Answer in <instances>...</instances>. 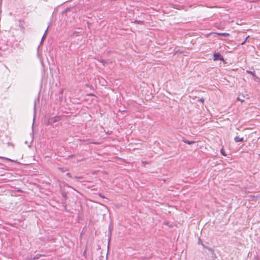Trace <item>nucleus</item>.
<instances>
[{
  "instance_id": "obj_1",
  "label": "nucleus",
  "mask_w": 260,
  "mask_h": 260,
  "mask_svg": "<svg viewBox=\"0 0 260 260\" xmlns=\"http://www.w3.org/2000/svg\"><path fill=\"white\" fill-rule=\"evenodd\" d=\"M212 56L213 58V60L214 61H218L220 60L221 61H222L223 63H225V61L224 60V59L223 57V56L221 54L220 52H215L212 54Z\"/></svg>"
},
{
  "instance_id": "obj_2",
  "label": "nucleus",
  "mask_w": 260,
  "mask_h": 260,
  "mask_svg": "<svg viewBox=\"0 0 260 260\" xmlns=\"http://www.w3.org/2000/svg\"><path fill=\"white\" fill-rule=\"evenodd\" d=\"M61 119V116H55L53 117L50 118L48 120V124L53 125V124L60 121Z\"/></svg>"
},
{
  "instance_id": "obj_3",
  "label": "nucleus",
  "mask_w": 260,
  "mask_h": 260,
  "mask_svg": "<svg viewBox=\"0 0 260 260\" xmlns=\"http://www.w3.org/2000/svg\"><path fill=\"white\" fill-rule=\"evenodd\" d=\"M212 34H215L218 36H222L224 37H227L230 36V34L226 32H219L216 31H212Z\"/></svg>"
},
{
  "instance_id": "obj_4",
  "label": "nucleus",
  "mask_w": 260,
  "mask_h": 260,
  "mask_svg": "<svg viewBox=\"0 0 260 260\" xmlns=\"http://www.w3.org/2000/svg\"><path fill=\"white\" fill-rule=\"evenodd\" d=\"M234 140L236 142H244V138H240L238 136H236L234 138Z\"/></svg>"
},
{
  "instance_id": "obj_5",
  "label": "nucleus",
  "mask_w": 260,
  "mask_h": 260,
  "mask_svg": "<svg viewBox=\"0 0 260 260\" xmlns=\"http://www.w3.org/2000/svg\"><path fill=\"white\" fill-rule=\"evenodd\" d=\"M182 141L185 143L189 144V145H191V144H193L195 143L194 141H188L184 138H182Z\"/></svg>"
},
{
  "instance_id": "obj_6",
  "label": "nucleus",
  "mask_w": 260,
  "mask_h": 260,
  "mask_svg": "<svg viewBox=\"0 0 260 260\" xmlns=\"http://www.w3.org/2000/svg\"><path fill=\"white\" fill-rule=\"evenodd\" d=\"M220 153L223 156H226L227 154L225 153V152L224 151V149L223 148V147L222 146L221 148L220 149Z\"/></svg>"
},
{
  "instance_id": "obj_7",
  "label": "nucleus",
  "mask_w": 260,
  "mask_h": 260,
  "mask_svg": "<svg viewBox=\"0 0 260 260\" xmlns=\"http://www.w3.org/2000/svg\"><path fill=\"white\" fill-rule=\"evenodd\" d=\"M203 246L205 248H207V249H208L209 250H211V248L209 247V246L208 245H205V244H203Z\"/></svg>"
},
{
  "instance_id": "obj_8",
  "label": "nucleus",
  "mask_w": 260,
  "mask_h": 260,
  "mask_svg": "<svg viewBox=\"0 0 260 260\" xmlns=\"http://www.w3.org/2000/svg\"><path fill=\"white\" fill-rule=\"evenodd\" d=\"M134 22L136 23H137V24H141L143 23V21H140V20H135L134 21Z\"/></svg>"
},
{
  "instance_id": "obj_9",
  "label": "nucleus",
  "mask_w": 260,
  "mask_h": 260,
  "mask_svg": "<svg viewBox=\"0 0 260 260\" xmlns=\"http://www.w3.org/2000/svg\"><path fill=\"white\" fill-rule=\"evenodd\" d=\"M247 73L251 74L253 76H255V73L254 71H247Z\"/></svg>"
},
{
  "instance_id": "obj_10",
  "label": "nucleus",
  "mask_w": 260,
  "mask_h": 260,
  "mask_svg": "<svg viewBox=\"0 0 260 260\" xmlns=\"http://www.w3.org/2000/svg\"><path fill=\"white\" fill-rule=\"evenodd\" d=\"M249 38V36H248L245 39V40L241 43V45H244L246 41H247L248 39Z\"/></svg>"
},
{
  "instance_id": "obj_11",
  "label": "nucleus",
  "mask_w": 260,
  "mask_h": 260,
  "mask_svg": "<svg viewBox=\"0 0 260 260\" xmlns=\"http://www.w3.org/2000/svg\"><path fill=\"white\" fill-rule=\"evenodd\" d=\"M46 36H43L42 38V39H41V44H42L43 42L44 41V40L46 39Z\"/></svg>"
},
{
  "instance_id": "obj_12",
  "label": "nucleus",
  "mask_w": 260,
  "mask_h": 260,
  "mask_svg": "<svg viewBox=\"0 0 260 260\" xmlns=\"http://www.w3.org/2000/svg\"><path fill=\"white\" fill-rule=\"evenodd\" d=\"M86 251H87V249L86 248L84 250V252H83V255L84 256L85 258H86Z\"/></svg>"
},
{
  "instance_id": "obj_13",
  "label": "nucleus",
  "mask_w": 260,
  "mask_h": 260,
  "mask_svg": "<svg viewBox=\"0 0 260 260\" xmlns=\"http://www.w3.org/2000/svg\"><path fill=\"white\" fill-rule=\"evenodd\" d=\"M198 243H199V244H202V245H203V244L202 243V241L201 239L200 238H199Z\"/></svg>"
},
{
  "instance_id": "obj_14",
  "label": "nucleus",
  "mask_w": 260,
  "mask_h": 260,
  "mask_svg": "<svg viewBox=\"0 0 260 260\" xmlns=\"http://www.w3.org/2000/svg\"><path fill=\"white\" fill-rule=\"evenodd\" d=\"M2 0H0V14L2 13Z\"/></svg>"
},
{
  "instance_id": "obj_15",
  "label": "nucleus",
  "mask_w": 260,
  "mask_h": 260,
  "mask_svg": "<svg viewBox=\"0 0 260 260\" xmlns=\"http://www.w3.org/2000/svg\"><path fill=\"white\" fill-rule=\"evenodd\" d=\"M59 169L62 172H64L66 171V170L63 168H59Z\"/></svg>"
},
{
  "instance_id": "obj_16",
  "label": "nucleus",
  "mask_w": 260,
  "mask_h": 260,
  "mask_svg": "<svg viewBox=\"0 0 260 260\" xmlns=\"http://www.w3.org/2000/svg\"><path fill=\"white\" fill-rule=\"evenodd\" d=\"M8 146H12V147L14 146V144H13L12 143H11L10 142L8 143Z\"/></svg>"
},
{
  "instance_id": "obj_17",
  "label": "nucleus",
  "mask_w": 260,
  "mask_h": 260,
  "mask_svg": "<svg viewBox=\"0 0 260 260\" xmlns=\"http://www.w3.org/2000/svg\"><path fill=\"white\" fill-rule=\"evenodd\" d=\"M40 255L37 254L34 258L35 259H38V258H39L40 257Z\"/></svg>"
},
{
  "instance_id": "obj_18",
  "label": "nucleus",
  "mask_w": 260,
  "mask_h": 260,
  "mask_svg": "<svg viewBox=\"0 0 260 260\" xmlns=\"http://www.w3.org/2000/svg\"><path fill=\"white\" fill-rule=\"evenodd\" d=\"M48 28L45 30L43 36H45L46 37L47 34Z\"/></svg>"
},
{
  "instance_id": "obj_19",
  "label": "nucleus",
  "mask_w": 260,
  "mask_h": 260,
  "mask_svg": "<svg viewBox=\"0 0 260 260\" xmlns=\"http://www.w3.org/2000/svg\"><path fill=\"white\" fill-rule=\"evenodd\" d=\"M217 39V38L216 36H214L212 37V40H213V41H215Z\"/></svg>"
},
{
  "instance_id": "obj_20",
  "label": "nucleus",
  "mask_w": 260,
  "mask_h": 260,
  "mask_svg": "<svg viewBox=\"0 0 260 260\" xmlns=\"http://www.w3.org/2000/svg\"><path fill=\"white\" fill-rule=\"evenodd\" d=\"M67 176H68V177H69L70 178H71V177H72L71 174L70 173H67Z\"/></svg>"
},
{
  "instance_id": "obj_21",
  "label": "nucleus",
  "mask_w": 260,
  "mask_h": 260,
  "mask_svg": "<svg viewBox=\"0 0 260 260\" xmlns=\"http://www.w3.org/2000/svg\"><path fill=\"white\" fill-rule=\"evenodd\" d=\"M101 62L103 64H105L106 61L104 60H102Z\"/></svg>"
},
{
  "instance_id": "obj_22",
  "label": "nucleus",
  "mask_w": 260,
  "mask_h": 260,
  "mask_svg": "<svg viewBox=\"0 0 260 260\" xmlns=\"http://www.w3.org/2000/svg\"><path fill=\"white\" fill-rule=\"evenodd\" d=\"M214 16H215V17H221V16L220 15H214Z\"/></svg>"
},
{
  "instance_id": "obj_23",
  "label": "nucleus",
  "mask_w": 260,
  "mask_h": 260,
  "mask_svg": "<svg viewBox=\"0 0 260 260\" xmlns=\"http://www.w3.org/2000/svg\"><path fill=\"white\" fill-rule=\"evenodd\" d=\"M62 196H63L64 197H66V194L65 193H62Z\"/></svg>"
},
{
  "instance_id": "obj_24",
  "label": "nucleus",
  "mask_w": 260,
  "mask_h": 260,
  "mask_svg": "<svg viewBox=\"0 0 260 260\" xmlns=\"http://www.w3.org/2000/svg\"><path fill=\"white\" fill-rule=\"evenodd\" d=\"M1 158H5V157H0ZM5 159H8L7 158H5Z\"/></svg>"
},
{
  "instance_id": "obj_25",
  "label": "nucleus",
  "mask_w": 260,
  "mask_h": 260,
  "mask_svg": "<svg viewBox=\"0 0 260 260\" xmlns=\"http://www.w3.org/2000/svg\"><path fill=\"white\" fill-rule=\"evenodd\" d=\"M215 27H217V28H219V27H218V25H215Z\"/></svg>"
},
{
  "instance_id": "obj_26",
  "label": "nucleus",
  "mask_w": 260,
  "mask_h": 260,
  "mask_svg": "<svg viewBox=\"0 0 260 260\" xmlns=\"http://www.w3.org/2000/svg\"><path fill=\"white\" fill-rule=\"evenodd\" d=\"M76 178H81L80 177H76Z\"/></svg>"
},
{
  "instance_id": "obj_27",
  "label": "nucleus",
  "mask_w": 260,
  "mask_h": 260,
  "mask_svg": "<svg viewBox=\"0 0 260 260\" xmlns=\"http://www.w3.org/2000/svg\"><path fill=\"white\" fill-rule=\"evenodd\" d=\"M34 107H35V110L36 109V105H35Z\"/></svg>"
},
{
  "instance_id": "obj_28",
  "label": "nucleus",
  "mask_w": 260,
  "mask_h": 260,
  "mask_svg": "<svg viewBox=\"0 0 260 260\" xmlns=\"http://www.w3.org/2000/svg\"><path fill=\"white\" fill-rule=\"evenodd\" d=\"M73 156V155H72L70 156V157H72Z\"/></svg>"
}]
</instances>
